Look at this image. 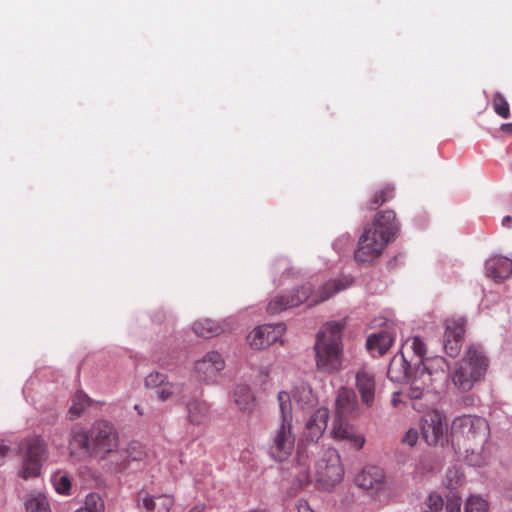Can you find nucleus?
<instances>
[{"mask_svg":"<svg viewBox=\"0 0 512 512\" xmlns=\"http://www.w3.org/2000/svg\"><path fill=\"white\" fill-rule=\"evenodd\" d=\"M68 448L72 456L85 453L99 460L111 457L108 469L115 473L124 471L129 463L128 451L119 449V437L115 427L103 420L94 422L89 429H73Z\"/></svg>","mask_w":512,"mask_h":512,"instance_id":"f257e3e1","label":"nucleus"},{"mask_svg":"<svg viewBox=\"0 0 512 512\" xmlns=\"http://www.w3.org/2000/svg\"><path fill=\"white\" fill-rule=\"evenodd\" d=\"M453 442L467 454L471 465H480L481 451L489 436L488 422L480 416L463 415L455 418L451 426Z\"/></svg>","mask_w":512,"mask_h":512,"instance_id":"f03ea898","label":"nucleus"},{"mask_svg":"<svg viewBox=\"0 0 512 512\" xmlns=\"http://www.w3.org/2000/svg\"><path fill=\"white\" fill-rule=\"evenodd\" d=\"M345 321H331L317 333L314 345L316 367L332 374L341 369L343 357L342 334Z\"/></svg>","mask_w":512,"mask_h":512,"instance_id":"7ed1b4c3","label":"nucleus"},{"mask_svg":"<svg viewBox=\"0 0 512 512\" xmlns=\"http://www.w3.org/2000/svg\"><path fill=\"white\" fill-rule=\"evenodd\" d=\"M487 368L488 360L483 351L471 345L451 373L452 383L459 391L468 392L484 379Z\"/></svg>","mask_w":512,"mask_h":512,"instance_id":"20e7f679","label":"nucleus"},{"mask_svg":"<svg viewBox=\"0 0 512 512\" xmlns=\"http://www.w3.org/2000/svg\"><path fill=\"white\" fill-rule=\"evenodd\" d=\"M315 468L317 481L327 488L340 482L344 474L338 451L332 447L322 451Z\"/></svg>","mask_w":512,"mask_h":512,"instance_id":"39448f33","label":"nucleus"},{"mask_svg":"<svg viewBox=\"0 0 512 512\" xmlns=\"http://www.w3.org/2000/svg\"><path fill=\"white\" fill-rule=\"evenodd\" d=\"M390 241L374 228H366L359 237L354 258L360 263H370L381 256Z\"/></svg>","mask_w":512,"mask_h":512,"instance_id":"423d86ee","label":"nucleus"},{"mask_svg":"<svg viewBox=\"0 0 512 512\" xmlns=\"http://www.w3.org/2000/svg\"><path fill=\"white\" fill-rule=\"evenodd\" d=\"M294 449L295 435L292 432V422H280L270 437V456L274 460L282 462L292 455Z\"/></svg>","mask_w":512,"mask_h":512,"instance_id":"0eeeda50","label":"nucleus"},{"mask_svg":"<svg viewBox=\"0 0 512 512\" xmlns=\"http://www.w3.org/2000/svg\"><path fill=\"white\" fill-rule=\"evenodd\" d=\"M313 286L305 283L291 291L278 294L272 297L267 305V312L271 315L279 314L282 311L298 307L311 298Z\"/></svg>","mask_w":512,"mask_h":512,"instance_id":"6e6552de","label":"nucleus"},{"mask_svg":"<svg viewBox=\"0 0 512 512\" xmlns=\"http://www.w3.org/2000/svg\"><path fill=\"white\" fill-rule=\"evenodd\" d=\"M47 445L40 437L28 440L27 452L23 460L21 476L24 479L36 477L40 474L41 466L47 459Z\"/></svg>","mask_w":512,"mask_h":512,"instance_id":"1a4fd4ad","label":"nucleus"},{"mask_svg":"<svg viewBox=\"0 0 512 512\" xmlns=\"http://www.w3.org/2000/svg\"><path fill=\"white\" fill-rule=\"evenodd\" d=\"M225 368V361L217 351L206 353L194 365V375L200 383H214Z\"/></svg>","mask_w":512,"mask_h":512,"instance_id":"9d476101","label":"nucleus"},{"mask_svg":"<svg viewBox=\"0 0 512 512\" xmlns=\"http://www.w3.org/2000/svg\"><path fill=\"white\" fill-rule=\"evenodd\" d=\"M448 425L446 417L439 411L427 413L423 418L422 436L427 444L437 445L446 439Z\"/></svg>","mask_w":512,"mask_h":512,"instance_id":"9b49d317","label":"nucleus"},{"mask_svg":"<svg viewBox=\"0 0 512 512\" xmlns=\"http://www.w3.org/2000/svg\"><path fill=\"white\" fill-rule=\"evenodd\" d=\"M437 373V369H433L429 362L420 363L413 369V375L407 381L410 386L406 391L410 399L422 398L426 388L432 385L433 375Z\"/></svg>","mask_w":512,"mask_h":512,"instance_id":"f8f14e48","label":"nucleus"},{"mask_svg":"<svg viewBox=\"0 0 512 512\" xmlns=\"http://www.w3.org/2000/svg\"><path fill=\"white\" fill-rule=\"evenodd\" d=\"M285 331V325H261L256 327L247 337L249 345L257 350L265 349L277 342Z\"/></svg>","mask_w":512,"mask_h":512,"instance_id":"ddd939ff","label":"nucleus"},{"mask_svg":"<svg viewBox=\"0 0 512 512\" xmlns=\"http://www.w3.org/2000/svg\"><path fill=\"white\" fill-rule=\"evenodd\" d=\"M335 418L351 419L358 415L359 404L354 390L348 387H340L335 396Z\"/></svg>","mask_w":512,"mask_h":512,"instance_id":"4468645a","label":"nucleus"},{"mask_svg":"<svg viewBox=\"0 0 512 512\" xmlns=\"http://www.w3.org/2000/svg\"><path fill=\"white\" fill-rule=\"evenodd\" d=\"M465 321L463 319L447 320L443 336V347L447 355L457 357L461 351Z\"/></svg>","mask_w":512,"mask_h":512,"instance_id":"2eb2a0df","label":"nucleus"},{"mask_svg":"<svg viewBox=\"0 0 512 512\" xmlns=\"http://www.w3.org/2000/svg\"><path fill=\"white\" fill-rule=\"evenodd\" d=\"M331 436L336 441H345L357 450L363 448L365 437L348 422V419H334Z\"/></svg>","mask_w":512,"mask_h":512,"instance_id":"dca6fc26","label":"nucleus"},{"mask_svg":"<svg viewBox=\"0 0 512 512\" xmlns=\"http://www.w3.org/2000/svg\"><path fill=\"white\" fill-rule=\"evenodd\" d=\"M355 386L360 394L362 404L368 408L372 407L374 405L376 394L374 374L366 368H362L356 373Z\"/></svg>","mask_w":512,"mask_h":512,"instance_id":"f3484780","label":"nucleus"},{"mask_svg":"<svg viewBox=\"0 0 512 512\" xmlns=\"http://www.w3.org/2000/svg\"><path fill=\"white\" fill-rule=\"evenodd\" d=\"M329 410L325 407L317 409L308 419L305 425V437L307 440L316 443L327 428Z\"/></svg>","mask_w":512,"mask_h":512,"instance_id":"a211bd4d","label":"nucleus"},{"mask_svg":"<svg viewBox=\"0 0 512 512\" xmlns=\"http://www.w3.org/2000/svg\"><path fill=\"white\" fill-rule=\"evenodd\" d=\"M485 273L496 282L508 279L512 275V259L499 255L490 257L485 263Z\"/></svg>","mask_w":512,"mask_h":512,"instance_id":"6ab92c4d","label":"nucleus"},{"mask_svg":"<svg viewBox=\"0 0 512 512\" xmlns=\"http://www.w3.org/2000/svg\"><path fill=\"white\" fill-rule=\"evenodd\" d=\"M370 228L378 230L385 238L392 241L399 230L396 215L392 210H384L378 213Z\"/></svg>","mask_w":512,"mask_h":512,"instance_id":"aec40b11","label":"nucleus"},{"mask_svg":"<svg viewBox=\"0 0 512 512\" xmlns=\"http://www.w3.org/2000/svg\"><path fill=\"white\" fill-rule=\"evenodd\" d=\"M383 480L384 473L382 469L376 466L363 469L356 477L358 486L365 490L378 491L383 485Z\"/></svg>","mask_w":512,"mask_h":512,"instance_id":"412c9836","label":"nucleus"},{"mask_svg":"<svg viewBox=\"0 0 512 512\" xmlns=\"http://www.w3.org/2000/svg\"><path fill=\"white\" fill-rule=\"evenodd\" d=\"M413 375L411 365L405 359L403 353L395 355L387 369V376L393 382H402L410 379Z\"/></svg>","mask_w":512,"mask_h":512,"instance_id":"4be33fe9","label":"nucleus"},{"mask_svg":"<svg viewBox=\"0 0 512 512\" xmlns=\"http://www.w3.org/2000/svg\"><path fill=\"white\" fill-rule=\"evenodd\" d=\"M187 421L192 425H202L209 418L210 406L206 401L192 399L185 404Z\"/></svg>","mask_w":512,"mask_h":512,"instance_id":"5701e85b","label":"nucleus"},{"mask_svg":"<svg viewBox=\"0 0 512 512\" xmlns=\"http://www.w3.org/2000/svg\"><path fill=\"white\" fill-rule=\"evenodd\" d=\"M351 283V280L348 278L334 279L326 282L319 288L316 299H312L310 305L330 299L336 293L348 288Z\"/></svg>","mask_w":512,"mask_h":512,"instance_id":"b1692460","label":"nucleus"},{"mask_svg":"<svg viewBox=\"0 0 512 512\" xmlns=\"http://www.w3.org/2000/svg\"><path fill=\"white\" fill-rule=\"evenodd\" d=\"M146 509V512H170L174 505V499L170 495H159L156 497L145 494L144 497L138 500V505Z\"/></svg>","mask_w":512,"mask_h":512,"instance_id":"393cba45","label":"nucleus"},{"mask_svg":"<svg viewBox=\"0 0 512 512\" xmlns=\"http://www.w3.org/2000/svg\"><path fill=\"white\" fill-rule=\"evenodd\" d=\"M393 343L392 335L387 331H380L368 337L366 347L373 355H383Z\"/></svg>","mask_w":512,"mask_h":512,"instance_id":"a878e982","label":"nucleus"},{"mask_svg":"<svg viewBox=\"0 0 512 512\" xmlns=\"http://www.w3.org/2000/svg\"><path fill=\"white\" fill-rule=\"evenodd\" d=\"M234 402L240 410L251 412L255 407V398L247 385H238L233 393Z\"/></svg>","mask_w":512,"mask_h":512,"instance_id":"bb28decb","label":"nucleus"},{"mask_svg":"<svg viewBox=\"0 0 512 512\" xmlns=\"http://www.w3.org/2000/svg\"><path fill=\"white\" fill-rule=\"evenodd\" d=\"M293 399L302 409H309L317 403V397L313 393L312 388L305 383L295 387Z\"/></svg>","mask_w":512,"mask_h":512,"instance_id":"cd10ccee","label":"nucleus"},{"mask_svg":"<svg viewBox=\"0 0 512 512\" xmlns=\"http://www.w3.org/2000/svg\"><path fill=\"white\" fill-rule=\"evenodd\" d=\"M194 332L201 337L210 338L219 335L223 328L211 319H202L193 324Z\"/></svg>","mask_w":512,"mask_h":512,"instance_id":"c85d7f7f","label":"nucleus"},{"mask_svg":"<svg viewBox=\"0 0 512 512\" xmlns=\"http://www.w3.org/2000/svg\"><path fill=\"white\" fill-rule=\"evenodd\" d=\"M411 348L413 349L416 357H417V361L414 363V368L419 365L420 363H427L429 362V365L435 369L434 365H440L444 362V359L442 357H436V358H433V359H423V356L425 355L426 353V345L425 343L421 340L420 337L416 336V337H413L412 340H411Z\"/></svg>","mask_w":512,"mask_h":512,"instance_id":"c756f323","label":"nucleus"},{"mask_svg":"<svg viewBox=\"0 0 512 512\" xmlns=\"http://www.w3.org/2000/svg\"><path fill=\"white\" fill-rule=\"evenodd\" d=\"M184 389L185 383L170 382L168 379L165 385L156 390L155 394L158 400L161 402H166L175 396L181 395L184 392Z\"/></svg>","mask_w":512,"mask_h":512,"instance_id":"7c9ffc66","label":"nucleus"},{"mask_svg":"<svg viewBox=\"0 0 512 512\" xmlns=\"http://www.w3.org/2000/svg\"><path fill=\"white\" fill-rule=\"evenodd\" d=\"M26 512H52L47 497L41 493L31 495L25 502Z\"/></svg>","mask_w":512,"mask_h":512,"instance_id":"2f4dec72","label":"nucleus"},{"mask_svg":"<svg viewBox=\"0 0 512 512\" xmlns=\"http://www.w3.org/2000/svg\"><path fill=\"white\" fill-rule=\"evenodd\" d=\"M89 404V397L83 392H77L72 399V405L68 411L69 419L74 420L78 418Z\"/></svg>","mask_w":512,"mask_h":512,"instance_id":"473e14b6","label":"nucleus"},{"mask_svg":"<svg viewBox=\"0 0 512 512\" xmlns=\"http://www.w3.org/2000/svg\"><path fill=\"white\" fill-rule=\"evenodd\" d=\"M277 400L280 409V422H292V405L291 396L286 391H280L277 395Z\"/></svg>","mask_w":512,"mask_h":512,"instance_id":"72a5a7b5","label":"nucleus"},{"mask_svg":"<svg viewBox=\"0 0 512 512\" xmlns=\"http://www.w3.org/2000/svg\"><path fill=\"white\" fill-rule=\"evenodd\" d=\"M492 107L495 111V113L504 118L507 119L510 116V108L507 100L505 97L500 93L496 92L494 93L492 97Z\"/></svg>","mask_w":512,"mask_h":512,"instance_id":"f704fd0d","label":"nucleus"},{"mask_svg":"<svg viewBox=\"0 0 512 512\" xmlns=\"http://www.w3.org/2000/svg\"><path fill=\"white\" fill-rule=\"evenodd\" d=\"M168 380V376L164 373H160L158 371H153L149 373L144 380V386L147 389L157 390L161 386L165 385Z\"/></svg>","mask_w":512,"mask_h":512,"instance_id":"c9c22d12","label":"nucleus"},{"mask_svg":"<svg viewBox=\"0 0 512 512\" xmlns=\"http://www.w3.org/2000/svg\"><path fill=\"white\" fill-rule=\"evenodd\" d=\"M464 483V474L457 467H451L446 472L445 484L449 489H456Z\"/></svg>","mask_w":512,"mask_h":512,"instance_id":"e433bc0d","label":"nucleus"},{"mask_svg":"<svg viewBox=\"0 0 512 512\" xmlns=\"http://www.w3.org/2000/svg\"><path fill=\"white\" fill-rule=\"evenodd\" d=\"M52 482L55 490L59 494H69L71 489V481L67 474L62 472H57L52 476Z\"/></svg>","mask_w":512,"mask_h":512,"instance_id":"4c0bfd02","label":"nucleus"},{"mask_svg":"<svg viewBox=\"0 0 512 512\" xmlns=\"http://www.w3.org/2000/svg\"><path fill=\"white\" fill-rule=\"evenodd\" d=\"M82 507L91 512H104L105 510L104 501L97 493H89L85 497Z\"/></svg>","mask_w":512,"mask_h":512,"instance_id":"58836bf2","label":"nucleus"},{"mask_svg":"<svg viewBox=\"0 0 512 512\" xmlns=\"http://www.w3.org/2000/svg\"><path fill=\"white\" fill-rule=\"evenodd\" d=\"M488 503L485 499L477 495H471L465 505V512H487Z\"/></svg>","mask_w":512,"mask_h":512,"instance_id":"ea45409f","label":"nucleus"},{"mask_svg":"<svg viewBox=\"0 0 512 512\" xmlns=\"http://www.w3.org/2000/svg\"><path fill=\"white\" fill-rule=\"evenodd\" d=\"M444 506L443 499L438 494H431L428 498V511L438 512Z\"/></svg>","mask_w":512,"mask_h":512,"instance_id":"a19ab883","label":"nucleus"},{"mask_svg":"<svg viewBox=\"0 0 512 512\" xmlns=\"http://www.w3.org/2000/svg\"><path fill=\"white\" fill-rule=\"evenodd\" d=\"M418 441V432L416 429H409L404 437L402 438V443L410 446V447H413Z\"/></svg>","mask_w":512,"mask_h":512,"instance_id":"79ce46f5","label":"nucleus"},{"mask_svg":"<svg viewBox=\"0 0 512 512\" xmlns=\"http://www.w3.org/2000/svg\"><path fill=\"white\" fill-rule=\"evenodd\" d=\"M387 201L384 194H374L372 199L369 201V210H376Z\"/></svg>","mask_w":512,"mask_h":512,"instance_id":"37998d69","label":"nucleus"},{"mask_svg":"<svg viewBox=\"0 0 512 512\" xmlns=\"http://www.w3.org/2000/svg\"><path fill=\"white\" fill-rule=\"evenodd\" d=\"M460 501L457 498H450L447 500L445 509L447 512H460Z\"/></svg>","mask_w":512,"mask_h":512,"instance_id":"c03bdc74","label":"nucleus"},{"mask_svg":"<svg viewBox=\"0 0 512 512\" xmlns=\"http://www.w3.org/2000/svg\"><path fill=\"white\" fill-rule=\"evenodd\" d=\"M10 447L4 443V441H0V466L3 464L4 458L9 454Z\"/></svg>","mask_w":512,"mask_h":512,"instance_id":"a18cd8bd","label":"nucleus"},{"mask_svg":"<svg viewBox=\"0 0 512 512\" xmlns=\"http://www.w3.org/2000/svg\"><path fill=\"white\" fill-rule=\"evenodd\" d=\"M298 512H313L305 500H300L297 504Z\"/></svg>","mask_w":512,"mask_h":512,"instance_id":"49530a36","label":"nucleus"},{"mask_svg":"<svg viewBox=\"0 0 512 512\" xmlns=\"http://www.w3.org/2000/svg\"><path fill=\"white\" fill-rule=\"evenodd\" d=\"M287 265H288V262L285 259L278 260L277 263L275 264V271L278 272L282 268H284L285 271L290 272Z\"/></svg>","mask_w":512,"mask_h":512,"instance_id":"de8ad7c7","label":"nucleus"},{"mask_svg":"<svg viewBox=\"0 0 512 512\" xmlns=\"http://www.w3.org/2000/svg\"><path fill=\"white\" fill-rule=\"evenodd\" d=\"M299 481L302 485L308 484L311 482V476L308 470L304 469L302 475L299 478Z\"/></svg>","mask_w":512,"mask_h":512,"instance_id":"09e8293b","label":"nucleus"},{"mask_svg":"<svg viewBox=\"0 0 512 512\" xmlns=\"http://www.w3.org/2000/svg\"><path fill=\"white\" fill-rule=\"evenodd\" d=\"M164 318H165V313L162 310L157 311L152 317L153 321L158 322V323L162 322L164 320Z\"/></svg>","mask_w":512,"mask_h":512,"instance_id":"8fccbe9b","label":"nucleus"},{"mask_svg":"<svg viewBox=\"0 0 512 512\" xmlns=\"http://www.w3.org/2000/svg\"><path fill=\"white\" fill-rule=\"evenodd\" d=\"M501 130L503 132H507L512 134V123H506L501 125Z\"/></svg>","mask_w":512,"mask_h":512,"instance_id":"3c124183","label":"nucleus"},{"mask_svg":"<svg viewBox=\"0 0 512 512\" xmlns=\"http://www.w3.org/2000/svg\"><path fill=\"white\" fill-rule=\"evenodd\" d=\"M511 217L510 216H505L503 219H502V225L507 227V228H510L511 226Z\"/></svg>","mask_w":512,"mask_h":512,"instance_id":"603ef678","label":"nucleus"},{"mask_svg":"<svg viewBox=\"0 0 512 512\" xmlns=\"http://www.w3.org/2000/svg\"><path fill=\"white\" fill-rule=\"evenodd\" d=\"M204 511V505H196L193 508H191L188 512H203Z\"/></svg>","mask_w":512,"mask_h":512,"instance_id":"864d4df0","label":"nucleus"},{"mask_svg":"<svg viewBox=\"0 0 512 512\" xmlns=\"http://www.w3.org/2000/svg\"><path fill=\"white\" fill-rule=\"evenodd\" d=\"M134 409L138 412L139 415H143V410L140 405L136 404Z\"/></svg>","mask_w":512,"mask_h":512,"instance_id":"5fc2aeb1","label":"nucleus"},{"mask_svg":"<svg viewBox=\"0 0 512 512\" xmlns=\"http://www.w3.org/2000/svg\"><path fill=\"white\" fill-rule=\"evenodd\" d=\"M464 402L466 404H470V403L473 402V398L471 396H467V397L464 398Z\"/></svg>","mask_w":512,"mask_h":512,"instance_id":"6e6d98bb","label":"nucleus"},{"mask_svg":"<svg viewBox=\"0 0 512 512\" xmlns=\"http://www.w3.org/2000/svg\"><path fill=\"white\" fill-rule=\"evenodd\" d=\"M397 402H398L397 394L395 393V394L393 395V398H392V404H393L394 406H396V405H397Z\"/></svg>","mask_w":512,"mask_h":512,"instance_id":"4d7b16f0","label":"nucleus"},{"mask_svg":"<svg viewBox=\"0 0 512 512\" xmlns=\"http://www.w3.org/2000/svg\"><path fill=\"white\" fill-rule=\"evenodd\" d=\"M423 512H433V511L424 510Z\"/></svg>","mask_w":512,"mask_h":512,"instance_id":"13d9d810","label":"nucleus"}]
</instances>
